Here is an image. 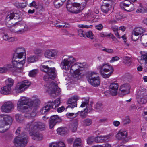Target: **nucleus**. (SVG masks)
I'll list each match as a JSON object with an SVG mask.
<instances>
[{
    "label": "nucleus",
    "instance_id": "58836bf2",
    "mask_svg": "<svg viewBox=\"0 0 147 147\" xmlns=\"http://www.w3.org/2000/svg\"><path fill=\"white\" fill-rule=\"evenodd\" d=\"M38 60V58L36 56H31L27 58L28 63H31L35 62Z\"/></svg>",
    "mask_w": 147,
    "mask_h": 147
},
{
    "label": "nucleus",
    "instance_id": "c756f323",
    "mask_svg": "<svg viewBox=\"0 0 147 147\" xmlns=\"http://www.w3.org/2000/svg\"><path fill=\"white\" fill-rule=\"evenodd\" d=\"M4 119V121L5 126L8 125H11L12 119L11 117L8 115H2Z\"/></svg>",
    "mask_w": 147,
    "mask_h": 147
},
{
    "label": "nucleus",
    "instance_id": "4c0bfd02",
    "mask_svg": "<svg viewBox=\"0 0 147 147\" xmlns=\"http://www.w3.org/2000/svg\"><path fill=\"white\" fill-rule=\"evenodd\" d=\"M81 141V139L80 138L76 139L74 142L73 147H83Z\"/></svg>",
    "mask_w": 147,
    "mask_h": 147
},
{
    "label": "nucleus",
    "instance_id": "bf43d9fd",
    "mask_svg": "<svg viewBox=\"0 0 147 147\" xmlns=\"http://www.w3.org/2000/svg\"><path fill=\"white\" fill-rule=\"evenodd\" d=\"M4 121V119L2 115L0 116V127H5Z\"/></svg>",
    "mask_w": 147,
    "mask_h": 147
},
{
    "label": "nucleus",
    "instance_id": "a878e982",
    "mask_svg": "<svg viewBox=\"0 0 147 147\" xmlns=\"http://www.w3.org/2000/svg\"><path fill=\"white\" fill-rule=\"evenodd\" d=\"M34 125L35 131L36 130H40L41 131L43 130L45 127V124L40 122H34Z\"/></svg>",
    "mask_w": 147,
    "mask_h": 147
},
{
    "label": "nucleus",
    "instance_id": "aec40b11",
    "mask_svg": "<svg viewBox=\"0 0 147 147\" xmlns=\"http://www.w3.org/2000/svg\"><path fill=\"white\" fill-rule=\"evenodd\" d=\"M128 133L127 130L121 129L116 135V138L119 140H122L123 142H126L125 139L127 138Z\"/></svg>",
    "mask_w": 147,
    "mask_h": 147
},
{
    "label": "nucleus",
    "instance_id": "774afa93",
    "mask_svg": "<svg viewBox=\"0 0 147 147\" xmlns=\"http://www.w3.org/2000/svg\"><path fill=\"white\" fill-rule=\"evenodd\" d=\"M58 145L59 147H65V145L64 142L60 141L58 142Z\"/></svg>",
    "mask_w": 147,
    "mask_h": 147
},
{
    "label": "nucleus",
    "instance_id": "423d86ee",
    "mask_svg": "<svg viewBox=\"0 0 147 147\" xmlns=\"http://www.w3.org/2000/svg\"><path fill=\"white\" fill-rule=\"evenodd\" d=\"M28 138L25 132H22L14 139L15 144L18 147L25 146L28 141Z\"/></svg>",
    "mask_w": 147,
    "mask_h": 147
},
{
    "label": "nucleus",
    "instance_id": "cd10ccee",
    "mask_svg": "<svg viewBox=\"0 0 147 147\" xmlns=\"http://www.w3.org/2000/svg\"><path fill=\"white\" fill-rule=\"evenodd\" d=\"M78 121L76 119L74 120L71 123L70 126V129L72 132H76L77 129L78 127Z\"/></svg>",
    "mask_w": 147,
    "mask_h": 147
},
{
    "label": "nucleus",
    "instance_id": "b1692460",
    "mask_svg": "<svg viewBox=\"0 0 147 147\" xmlns=\"http://www.w3.org/2000/svg\"><path fill=\"white\" fill-rule=\"evenodd\" d=\"M58 51L55 50H47L44 53L45 56L48 58L55 57L56 56Z\"/></svg>",
    "mask_w": 147,
    "mask_h": 147
},
{
    "label": "nucleus",
    "instance_id": "20e7f679",
    "mask_svg": "<svg viewBox=\"0 0 147 147\" xmlns=\"http://www.w3.org/2000/svg\"><path fill=\"white\" fill-rule=\"evenodd\" d=\"M60 99L57 98L54 102L48 101L40 109V111L42 114H47L51 108L55 109L58 107L60 103Z\"/></svg>",
    "mask_w": 147,
    "mask_h": 147
},
{
    "label": "nucleus",
    "instance_id": "603ef678",
    "mask_svg": "<svg viewBox=\"0 0 147 147\" xmlns=\"http://www.w3.org/2000/svg\"><path fill=\"white\" fill-rule=\"evenodd\" d=\"M78 115V113H76L75 114L74 113H67L66 115L68 118L72 119L74 117H76Z\"/></svg>",
    "mask_w": 147,
    "mask_h": 147
},
{
    "label": "nucleus",
    "instance_id": "4468645a",
    "mask_svg": "<svg viewBox=\"0 0 147 147\" xmlns=\"http://www.w3.org/2000/svg\"><path fill=\"white\" fill-rule=\"evenodd\" d=\"M12 26L14 27L17 30L18 33H22L27 30V26L25 24L19 22H17Z\"/></svg>",
    "mask_w": 147,
    "mask_h": 147
},
{
    "label": "nucleus",
    "instance_id": "5fc2aeb1",
    "mask_svg": "<svg viewBox=\"0 0 147 147\" xmlns=\"http://www.w3.org/2000/svg\"><path fill=\"white\" fill-rule=\"evenodd\" d=\"M78 35L81 37H84L86 35L85 32H84L82 29H80L78 30Z\"/></svg>",
    "mask_w": 147,
    "mask_h": 147
},
{
    "label": "nucleus",
    "instance_id": "c85d7f7f",
    "mask_svg": "<svg viewBox=\"0 0 147 147\" xmlns=\"http://www.w3.org/2000/svg\"><path fill=\"white\" fill-rule=\"evenodd\" d=\"M111 8L110 4L109 3H104L101 7L102 11L104 13H107L110 10Z\"/></svg>",
    "mask_w": 147,
    "mask_h": 147
},
{
    "label": "nucleus",
    "instance_id": "6e6d98bb",
    "mask_svg": "<svg viewBox=\"0 0 147 147\" xmlns=\"http://www.w3.org/2000/svg\"><path fill=\"white\" fill-rule=\"evenodd\" d=\"M26 55V52L23 53H21L19 54H15V57H18L19 59H21L22 57L23 56H24V59H25V60Z\"/></svg>",
    "mask_w": 147,
    "mask_h": 147
},
{
    "label": "nucleus",
    "instance_id": "0eeeda50",
    "mask_svg": "<svg viewBox=\"0 0 147 147\" xmlns=\"http://www.w3.org/2000/svg\"><path fill=\"white\" fill-rule=\"evenodd\" d=\"M64 59L62 60L61 66L62 69L69 70L71 64L76 61L75 59L71 56H65L63 57Z\"/></svg>",
    "mask_w": 147,
    "mask_h": 147
},
{
    "label": "nucleus",
    "instance_id": "79ce46f5",
    "mask_svg": "<svg viewBox=\"0 0 147 147\" xmlns=\"http://www.w3.org/2000/svg\"><path fill=\"white\" fill-rule=\"evenodd\" d=\"M26 111L24 112H22V113H25L24 116L25 117L27 118H30L31 117V110H32L30 109V108L28 107L27 109H26Z\"/></svg>",
    "mask_w": 147,
    "mask_h": 147
},
{
    "label": "nucleus",
    "instance_id": "f03ea898",
    "mask_svg": "<svg viewBox=\"0 0 147 147\" xmlns=\"http://www.w3.org/2000/svg\"><path fill=\"white\" fill-rule=\"evenodd\" d=\"M33 121L27 123L25 125L24 127V129L26 131L29 132V135L30 136H34V137L32 138L34 139H37L38 140H41L43 138L42 135L38 133H35V131L34 128V123Z\"/></svg>",
    "mask_w": 147,
    "mask_h": 147
},
{
    "label": "nucleus",
    "instance_id": "de8ad7c7",
    "mask_svg": "<svg viewBox=\"0 0 147 147\" xmlns=\"http://www.w3.org/2000/svg\"><path fill=\"white\" fill-rule=\"evenodd\" d=\"M142 55L141 56V58L140 59V61H142L144 60L145 64L147 63V53L145 54H143L140 52Z\"/></svg>",
    "mask_w": 147,
    "mask_h": 147
},
{
    "label": "nucleus",
    "instance_id": "3c124183",
    "mask_svg": "<svg viewBox=\"0 0 147 147\" xmlns=\"http://www.w3.org/2000/svg\"><path fill=\"white\" fill-rule=\"evenodd\" d=\"M86 35L88 38L91 39L92 40L94 39V35L91 31H89L86 32Z\"/></svg>",
    "mask_w": 147,
    "mask_h": 147
},
{
    "label": "nucleus",
    "instance_id": "7c9ffc66",
    "mask_svg": "<svg viewBox=\"0 0 147 147\" xmlns=\"http://www.w3.org/2000/svg\"><path fill=\"white\" fill-rule=\"evenodd\" d=\"M57 131L59 134L62 135H66L68 133L67 129L63 127H61L58 128Z\"/></svg>",
    "mask_w": 147,
    "mask_h": 147
},
{
    "label": "nucleus",
    "instance_id": "f257e3e1",
    "mask_svg": "<svg viewBox=\"0 0 147 147\" xmlns=\"http://www.w3.org/2000/svg\"><path fill=\"white\" fill-rule=\"evenodd\" d=\"M40 68L42 71L46 73L43 77L45 81H50L51 80L54 79L56 77L57 74L55 68H49L47 65H41Z\"/></svg>",
    "mask_w": 147,
    "mask_h": 147
},
{
    "label": "nucleus",
    "instance_id": "e433bc0d",
    "mask_svg": "<svg viewBox=\"0 0 147 147\" xmlns=\"http://www.w3.org/2000/svg\"><path fill=\"white\" fill-rule=\"evenodd\" d=\"M104 107L103 105L101 103L98 102L94 105L95 110L97 111H102Z\"/></svg>",
    "mask_w": 147,
    "mask_h": 147
},
{
    "label": "nucleus",
    "instance_id": "9d476101",
    "mask_svg": "<svg viewBox=\"0 0 147 147\" xmlns=\"http://www.w3.org/2000/svg\"><path fill=\"white\" fill-rule=\"evenodd\" d=\"M13 19L18 20L19 22L22 20L21 16L18 13H9L5 19V22L7 24H12L11 21Z\"/></svg>",
    "mask_w": 147,
    "mask_h": 147
},
{
    "label": "nucleus",
    "instance_id": "680f3d73",
    "mask_svg": "<svg viewBox=\"0 0 147 147\" xmlns=\"http://www.w3.org/2000/svg\"><path fill=\"white\" fill-rule=\"evenodd\" d=\"M136 11L137 13H144L147 12V9H145L144 8H141L138 9Z\"/></svg>",
    "mask_w": 147,
    "mask_h": 147
},
{
    "label": "nucleus",
    "instance_id": "6ab92c4d",
    "mask_svg": "<svg viewBox=\"0 0 147 147\" xmlns=\"http://www.w3.org/2000/svg\"><path fill=\"white\" fill-rule=\"evenodd\" d=\"M78 97L76 96H74L69 98L67 102V104L69 105L66 107V110L69 108H73L76 107L77 101L78 100Z\"/></svg>",
    "mask_w": 147,
    "mask_h": 147
},
{
    "label": "nucleus",
    "instance_id": "473e14b6",
    "mask_svg": "<svg viewBox=\"0 0 147 147\" xmlns=\"http://www.w3.org/2000/svg\"><path fill=\"white\" fill-rule=\"evenodd\" d=\"M12 68V66L11 65H8L3 67H0V73H4L9 71L11 70Z\"/></svg>",
    "mask_w": 147,
    "mask_h": 147
},
{
    "label": "nucleus",
    "instance_id": "7ed1b4c3",
    "mask_svg": "<svg viewBox=\"0 0 147 147\" xmlns=\"http://www.w3.org/2000/svg\"><path fill=\"white\" fill-rule=\"evenodd\" d=\"M97 69L103 77L105 78L109 77L114 71L112 67L107 63H104L98 66Z\"/></svg>",
    "mask_w": 147,
    "mask_h": 147
},
{
    "label": "nucleus",
    "instance_id": "338daca9",
    "mask_svg": "<svg viewBox=\"0 0 147 147\" xmlns=\"http://www.w3.org/2000/svg\"><path fill=\"white\" fill-rule=\"evenodd\" d=\"M119 58L118 56H115L111 58V59L110 60V62H113L115 61H117L119 59Z\"/></svg>",
    "mask_w": 147,
    "mask_h": 147
},
{
    "label": "nucleus",
    "instance_id": "09e8293b",
    "mask_svg": "<svg viewBox=\"0 0 147 147\" xmlns=\"http://www.w3.org/2000/svg\"><path fill=\"white\" fill-rule=\"evenodd\" d=\"M134 9V6L133 4L131 3L127 7L126 9L125 8L126 11L127 12H130L133 11Z\"/></svg>",
    "mask_w": 147,
    "mask_h": 147
},
{
    "label": "nucleus",
    "instance_id": "9b49d317",
    "mask_svg": "<svg viewBox=\"0 0 147 147\" xmlns=\"http://www.w3.org/2000/svg\"><path fill=\"white\" fill-rule=\"evenodd\" d=\"M30 85V83L27 80H25L21 83H18L17 84L15 87L16 92L17 93L22 92L27 88Z\"/></svg>",
    "mask_w": 147,
    "mask_h": 147
},
{
    "label": "nucleus",
    "instance_id": "f704fd0d",
    "mask_svg": "<svg viewBox=\"0 0 147 147\" xmlns=\"http://www.w3.org/2000/svg\"><path fill=\"white\" fill-rule=\"evenodd\" d=\"M131 3V2L129 1L125 0L120 3V6L122 9L125 10V8L126 9L127 7Z\"/></svg>",
    "mask_w": 147,
    "mask_h": 147
},
{
    "label": "nucleus",
    "instance_id": "37998d69",
    "mask_svg": "<svg viewBox=\"0 0 147 147\" xmlns=\"http://www.w3.org/2000/svg\"><path fill=\"white\" fill-rule=\"evenodd\" d=\"M123 62L124 63L127 65H129L131 63L130 58L127 56L123 57Z\"/></svg>",
    "mask_w": 147,
    "mask_h": 147
},
{
    "label": "nucleus",
    "instance_id": "49530a36",
    "mask_svg": "<svg viewBox=\"0 0 147 147\" xmlns=\"http://www.w3.org/2000/svg\"><path fill=\"white\" fill-rule=\"evenodd\" d=\"M16 119L17 122L21 123L23 120V117L21 114H17L15 115Z\"/></svg>",
    "mask_w": 147,
    "mask_h": 147
},
{
    "label": "nucleus",
    "instance_id": "a19ab883",
    "mask_svg": "<svg viewBox=\"0 0 147 147\" xmlns=\"http://www.w3.org/2000/svg\"><path fill=\"white\" fill-rule=\"evenodd\" d=\"M92 123V119L89 118H86L83 121V125L84 126H88L91 125Z\"/></svg>",
    "mask_w": 147,
    "mask_h": 147
},
{
    "label": "nucleus",
    "instance_id": "ddd939ff",
    "mask_svg": "<svg viewBox=\"0 0 147 147\" xmlns=\"http://www.w3.org/2000/svg\"><path fill=\"white\" fill-rule=\"evenodd\" d=\"M145 32V30L142 27H138L135 28L132 32L131 38L134 41H136L139 38L138 36L141 35Z\"/></svg>",
    "mask_w": 147,
    "mask_h": 147
},
{
    "label": "nucleus",
    "instance_id": "8fccbe9b",
    "mask_svg": "<svg viewBox=\"0 0 147 147\" xmlns=\"http://www.w3.org/2000/svg\"><path fill=\"white\" fill-rule=\"evenodd\" d=\"M38 72V69H34L29 72V75L30 77H34L36 76Z\"/></svg>",
    "mask_w": 147,
    "mask_h": 147
},
{
    "label": "nucleus",
    "instance_id": "4be33fe9",
    "mask_svg": "<svg viewBox=\"0 0 147 147\" xmlns=\"http://www.w3.org/2000/svg\"><path fill=\"white\" fill-rule=\"evenodd\" d=\"M30 103H29V108H30L32 110L33 109V110L36 111L39 108V105L40 103V100L38 98H36L32 100H30Z\"/></svg>",
    "mask_w": 147,
    "mask_h": 147
},
{
    "label": "nucleus",
    "instance_id": "2f4dec72",
    "mask_svg": "<svg viewBox=\"0 0 147 147\" xmlns=\"http://www.w3.org/2000/svg\"><path fill=\"white\" fill-rule=\"evenodd\" d=\"M109 138V136L108 135L98 136L96 137L97 142H103L107 141Z\"/></svg>",
    "mask_w": 147,
    "mask_h": 147
},
{
    "label": "nucleus",
    "instance_id": "72a5a7b5",
    "mask_svg": "<svg viewBox=\"0 0 147 147\" xmlns=\"http://www.w3.org/2000/svg\"><path fill=\"white\" fill-rule=\"evenodd\" d=\"M65 0H54L53 2L55 7L56 8H59L61 7Z\"/></svg>",
    "mask_w": 147,
    "mask_h": 147
},
{
    "label": "nucleus",
    "instance_id": "f3484780",
    "mask_svg": "<svg viewBox=\"0 0 147 147\" xmlns=\"http://www.w3.org/2000/svg\"><path fill=\"white\" fill-rule=\"evenodd\" d=\"M14 108V104L11 101H7L4 103L1 107L2 111L5 112L9 113Z\"/></svg>",
    "mask_w": 147,
    "mask_h": 147
},
{
    "label": "nucleus",
    "instance_id": "dca6fc26",
    "mask_svg": "<svg viewBox=\"0 0 147 147\" xmlns=\"http://www.w3.org/2000/svg\"><path fill=\"white\" fill-rule=\"evenodd\" d=\"M50 85L51 87L48 90V91H50V93L55 94V96L59 95L60 94L61 89L58 88L57 85L53 82H52Z\"/></svg>",
    "mask_w": 147,
    "mask_h": 147
},
{
    "label": "nucleus",
    "instance_id": "5701e85b",
    "mask_svg": "<svg viewBox=\"0 0 147 147\" xmlns=\"http://www.w3.org/2000/svg\"><path fill=\"white\" fill-rule=\"evenodd\" d=\"M119 85L117 83H112L109 86V90L111 94L115 96L117 94Z\"/></svg>",
    "mask_w": 147,
    "mask_h": 147
},
{
    "label": "nucleus",
    "instance_id": "1a4fd4ad",
    "mask_svg": "<svg viewBox=\"0 0 147 147\" xmlns=\"http://www.w3.org/2000/svg\"><path fill=\"white\" fill-rule=\"evenodd\" d=\"M138 102L140 104H146L147 102V91L142 89L138 92L136 96Z\"/></svg>",
    "mask_w": 147,
    "mask_h": 147
},
{
    "label": "nucleus",
    "instance_id": "e2e57ef3",
    "mask_svg": "<svg viewBox=\"0 0 147 147\" xmlns=\"http://www.w3.org/2000/svg\"><path fill=\"white\" fill-rule=\"evenodd\" d=\"M95 28L98 30H101L103 28V26L102 24H100L96 25Z\"/></svg>",
    "mask_w": 147,
    "mask_h": 147
},
{
    "label": "nucleus",
    "instance_id": "0e129e2a",
    "mask_svg": "<svg viewBox=\"0 0 147 147\" xmlns=\"http://www.w3.org/2000/svg\"><path fill=\"white\" fill-rule=\"evenodd\" d=\"M34 53L36 55H37L38 56H40L41 55L42 51L39 49H37L34 51Z\"/></svg>",
    "mask_w": 147,
    "mask_h": 147
},
{
    "label": "nucleus",
    "instance_id": "bb28decb",
    "mask_svg": "<svg viewBox=\"0 0 147 147\" xmlns=\"http://www.w3.org/2000/svg\"><path fill=\"white\" fill-rule=\"evenodd\" d=\"M11 87L6 85L1 88L0 92L2 94L7 95L11 93Z\"/></svg>",
    "mask_w": 147,
    "mask_h": 147
},
{
    "label": "nucleus",
    "instance_id": "412c9836",
    "mask_svg": "<svg viewBox=\"0 0 147 147\" xmlns=\"http://www.w3.org/2000/svg\"><path fill=\"white\" fill-rule=\"evenodd\" d=\"M70 73L74 77H78L80 74V70L77 63L72 65L70 67Z\"/></svg>",
    "mask_w": 147,
    "mask_h": 147
},
{
    "label": "nucleus",
    "instance_id": "393cba45",
    "mask_svg": "<svg viewBox=\"0 0 147 147\" xmlns=\"http://www.w3.org/2000/svg\"><path fill=\"white\" fill-rule=\"evenodd\" d=\"M130 89L129 85L128 84H125L121 86L119 90L123 94L125 95L129 93Z\"/></svg>",
    "mask_w": 147,
    "mask_h": 147
},
{
    "label": "nucleus",
    "instance_id": "ea45409f",
    "mask_svg": "<svg viewBox=\"0 0 147 147\" xmlns=\"http://www.w3.org/2000/svg\"><path fill=\"white\" fill-rule=\"evenodd\" d=\"M96 137L95 138L93 136L88 137L87 139V143L90 145L92 144L94 142H97Z\"/></svg>",
    "mask_w": 147,
    "mask_h": 147
},
{
    "label": "nucleus",
    "instance_id": "6e6552de",
    "mask_svg": "<svg viewBox=\"0 0 147 147\" xmlns=\"http://www.w3.org/2000/svg\"><path fill=\"white\" fill-rule=\"evenodd\" d=\"M96 73L89 72L87 76L88 80L89 83L94 87H97L99 86L100 83V79L98 76H94Z\"/></svg>",
    "mask_w": 147,
    "mask_h": 147
},
{
    "label": "nucleus",
    "instance_id": "4d7b16f0",
    "mask_svg": "<svg viewBox=\"0 0 147 147\" xmlns=\"http://www.w3.org/2000/svg\"><path fill=\"white\" fill-rule=\"evenodd\" d=\"M123 15L122 13L120 12L117 13L115 15V18L118 20H121L123 18Z\"/></svg>",
    "mask_w": 147,
    "mask_h": 147
},
{
    "label": "nucleus",
    "instance_id": "a18cd8bd",
    "mask_svg": "<svg viewBox=\"0 0 147 147\" xmlns=\"http://www.w3.org/2000/svg\"><path fill=\"white\" fill-rule=\"evenodd\" d=\"M25 52H26V51L25 49L22 47L17 48L15 51V54L23 53Z\"/></svg>",
    "mask_w": 147,
    "mask_h": 147
},
{
    "label": "nucleus",
    "instance_id": "052dcab7",
    "mask_svg": "<svg viewBox=\"0 0 147 147\" xmlns=\"http://www.w3.org/2000/svg\"><path fill=\"white\" fill-rule=\"evenodd\" d=\"M78 27L79 28H88L92 27L93 26L92 25L88 26L86 25H84V24H80L77 25Z\"/></svg>",
    "mask_w": 147,
    "mask_h": 147
},
{
    "label": "nucleus",
    "instance_id": "f8f14e48",
    "mask_svg": "<svg viewBox=\"0 0 147 147\" xmlns=\"http://www.w3.org/2000/svg\"><path fill=\"white\" fill-rule=\"evenodd\" d=\"M19 59L18 57H15V55L12 59V68L15 67L17 68V70L19 69L20 71L22 70V68L23 64L25 62V60L23 59V60H18Z\"/></svg>",
    "mask_w": 147,
    "mask_h": 147
},
{
    "label": "nucleus",
    "instance_id": "c9c22d12",
    "mask_svg": "<svg viewBox=\"0 0 147 147\" xmlns=\"http://www.w3.org/2000/svg\"><path fill=\"white\" fill-rule=\"evenodd\" d=\"M36 2L35 1H33L30 3L29 6L30 7H33L36 9H39L40 10L42 11L44 9L42 5L38 6L36 5Z\"/></svg>",
    "mask_w": 147,
    "mask_h": 147
},
{
    "label": "nucleus",
    "instance_id": "13d9d810",
    "mask_svg": "<svg viewBox=\"0 0 147 147\" xmlns=\"http://www.w3.org/2000/svg\"><path fill=\"white\" fill-rule=\"evenodd\" d=\"M93 104V103H91L90 104H88H88L87 107H86V108L85 109V110H86V111L87 112H90L92 111V104Z\"/></svg>",
    "mask_w": 147,
    "mask_h": 147
},
{
    "label": "nucleus",
    "instance_id": "2eb2a0df",
    "mask_svg": "<svg viewBox=\"0 0 147 147\" xmlns=\"http://www.w3.org/2000/svg\"><path fill=\"white\" fill-rule=\"evenodd\" d=\"M49 120V128L52 129L57 123L61 122L62 121V119L57 115H54L51 117Z\"/></svg>",
    "mask_w": 147,
    "mask_h": 147
},
{
    "label": "nucleus",
    "instance_id": "39448f33",
    "mask_svg": "<svg viewBox=\"0 0 147 147\" xmlns=\"http://www.w3.org/2000/svg\"><path fill=\"white\" fill-rule=\"evenodd\" d=\"M30 101V99L24 96L21 97L17 102L18 110L21 112H25L29 107Z\"/></svg>",
    "mask_w": 147,
    "mask_h": 147
},
{
    "label": "nucleus",
    "instance_id": "69168bd1",
    "mask_svg": "<svg viewBox=\"0 0 147 147\" xmlns=\"http://www.w3.org/2000/svg\"><path fill=\"white\" fill-rule=\"evenodd\" d=\"M78 65L79 68H85L86 64V63L85 62H83L82 63H78Z\"/></svg>",
    "mask_w": 147,
    "mask_h": 147
},
{
    "label": "nucleus",
    "instance_id": "864d4df0",
    "mask_svg": "<svg viewBox=\"0 0 147 147\" xmlns=\"http://www.w3.org/2000/svg\"><path fill=\"white\" fill-rule=\"evenodd\" d=\"M88 113L86 111V110H84L83 111H81L80 113V116L82 118H84L87 116V114Z\"/></svg>",
    "mask_w": 147,
    "mask_h": 147
},
{
    "label": "nucleus",
    "instance_id": "a211bd4d",
    "mask_svg": "<svg viewBox=\"0 0 147 147\" xmlns=\"http://www.w3.org/2000/svg\"><path fill=\"white\" fill-rule=\"evenodd\" d=\"M66 8L67 10L73 14H77L82 12L83 9H84L83 7L80 9L74 10V8L73 6L72 3L70 1V0H69L67 1L66 3ZM81 8V7L80 8Z\"/></svg>",
    "mask_w": 147,
    "mask_h": 147
},
{
    "label": "nucleus",
    "instance_id": "c03bdc74",
    "mask_svg": "<svg viewBox=\"0 0 147 147\" xmlns=\"http://www.w3.org/2000/svg\"><path fill=\"white\" fill-rule=\"evenodd\" d=\"M6 85L11 87L14 84V80L11 78H9L5 81Z\"/></svg>",
    "mask_w": 147,
    "mask_h": 147
}]
</instances>
